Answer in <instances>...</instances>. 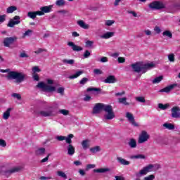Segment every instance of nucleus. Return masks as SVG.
Here are the masks:
<instances>
[{"mask_svg": "<svg viewBox=\"0 0 180 180\" xmlns=\"http://www.w3.org/2000/svg\"><path fill=\"white\" fill-rule=\"evenodd\" d=\"M15 11H18V8L15 6H9L8 8H7L6 13H13V12H15Z\"/></svg>", "mask_w": 180, "mask_h": 180, "instance_id": "2f4dec72", "label": "nucleus"}, {"mask_svg": "<svg viewBox=\"0 0 180 180\" xmlns=\"http://www.w3.org/2000/svg\"><path fill=\"white\" fill-rule=\"evenodd\" d=\"M11 110H12V108H9L4 112L3 119L5 120H8V119H9V117L11 116Z\"/></svg>", "mask_w": 180, "mask_h": 180, "instance_id": "4be33fe9", "label": "nucleus"}, {"mask_svg": "<svg viewBox=\"0 0 180 180\" xmlns=\"http://www.w3.org/2000/svg\"><path fill=\"white\" fill-rule=\"evenodd\" d=\"M163 78H164V77H162V76H159L158 77H155L153 80V84H160V82L162 81Z\"/></svg>", "mask_w": 180, "mask_h": 180, "instance_id": "e433bc0d", "label": "nucleus"}, {"mask_svg": "<svg viewBox=\"0 0 180 180\" xmlns=\"http://www.w3.org/2000/svg\"><path fill=\"white\" fill-rule=\"evenodd\" d=\"M149 8L153 11H161V9H165V4L160 1H155L149 4Z\"/></svg>", "mask_w": 180, "mask_h": 180, "instance_id": "39448f33", "label": "nucleus"}, {"mask_svg": "<svg viewBox=\"0 0 180 180\" xmlns=\"http://www.w3.org/2000/svg\"><path fill=\"white\" fill-rule=\"evenodd\" d=\"M144 180H154L155 179V176L154 174H150L146 177H144Z\"/></svg>", "mask_w": 180, "mask_h": 180, "instance_id": "de8ad7c7", "label": "nucleus"}, {"mask_svg": "<svg viewBox=\"0 0 180 180\" xmlns=\"http://www.w3.org/2000/svg\"><path fill=\"white\" fill-rule=\"evenodd\" d=\"M56 5L57 6H64L65 5V1L64 0H57L56 1Z\"/></svg>", "mask_w": 180, "mask_h": 180, "instance_id": "37998d69", "label": "nucleus"}, {"mask_svg": "<svg viewBox=\"0 0 180 180\" xmlns=\"http://www.w3.org/2000/svg\"><path fill=\"white\" fill-rule=\"evenodd\" d=\"M153 168H154V165H148V166L143 167L142 169L140 170L139 172L136 173V176L137 177L135 180H141L140 176L142 175H147L148 172H151L153 171Z\"/></svg>", "mask_w": 180, "mask_h": 180, "instance_id": "20e7f679", "label": "nucleus"}, {"mask_svg": "<svg viewBox=\"0 0 180 180\" xmlns=\"http://www.w3.org/2000/svg\"><path fill=\"white\" fill-rule=\"evenodd\" d=\"M101 110H104V112L106 113L104 115V119L105 120H112V119H115V117H116L115 112H113V107H112V105H105L101 103L95 104L91 113L92 115H99Z\"/></svg>", "mask_w": 180, "mask_h": 180, "instance_id": "f257e3e1", "label": "nucleus"}, {"mask_svg": "<svg viewBox=\"0 0 180 180\" xmlns=\"http://www.w3.org/2000/svg\"><path fill=\"white\" fill-rule=\"evenodd\" d=\"M58 94H60V95H64V88L63 87H59L57 89Z\"/></svg>", "mask_w": 180, "mask_h": 180, "instance_id": "13d9d810", "label": "nucleus"}, {"mask_svg": "<svg viewBox=\"0 0 180 180\" xmlns=\"http://www.w3.org/2000/svg\"><path fill=\"white\" fill-rule=\"evenodd\" d=\"M163 126L165 127V129H168V130H174V129H175V125L171 123H165Z\"/></svg>", "mask_w": 180, "mask_h": 180, "instance_id": "72a5a7b5", "label": "nucleus"}, {"mask_svg": "<svg viewBox=\"0 0 180 180\" xmlns=\"http://www.w3.org/2000/svg\"><path fill=\"white\" fill-rule=\"evenodd\" d=\"M30 33H33L32 30H27L23 34V36H29Z\"/></svg>", "mask_w": 180, "mask_h": 180, "instance_id": "338daca9", "label": "nucleus"}, {"mask_svg": "<svg viewBox=\"0 0 180 180\" xmlns=\"http://www.w3.org/2000/svg\"><path fill=\"white\" fill-rule=\"evenodd\" d=\"M62 61L63 64H69V65H74V64H75V60L74 59H63Z\"/></svg>", "mask_w": 180, "mask_h": 180, "instance_id": "473e14b6", "label": "nucleus"}, {"mask_svg": "<svg viewBox=\"0 0 180 180\" xmlns=\"http://www.w3.org/2000/svg\"><path fill=\"white\" fill-rule=\"evenodd\" d=\"M168 60L170 63H175V54L170 53L168 55Z\"/></svg>", "mask_w": 180, "mask_h": 180, "instance_id": "79ce46f5", "label": "nucleus"}, {"mask_svg": "<svg viewBox=\"0 0 180 180\" xmlns=\"http://www.w3.org/2000/svg\"><path fill=\"white\" fill-rule=\"evenodd\" d=\"M40 11H42L44 15V13H49L51 12V6L41 7Z\"/></svg>", "mask_w": 180, "mask_h": 180, "instance_id": "a878e982", "label": "nucleus"}, {"mask_svg": "<svg viewBox=\"0 0 180 180\" xmlns=\"http://www.w3.org/2000/svg\"><path fill=\"white\" fill-rule=\"evenodd\" d=\"M176 86H178V84H173L169 85L161 89L160 92H166V94H168L169 92H171V91H172V89H174V88H175Z\"/></svg>", "mask_w": 180, "mask_h": 180, "instance_id": "2eb2a0df", "label": "nucleus"}, {"mask_svg": "<svg viewBox=\"0 0 180 180\" xmlns=\"http://www.w3.org/2000/svg\"><path fill=\"white\" fill-rule=\"evenodd\" d=\"M94 91L95 92H101L102 89L101 88H95V87H89L87 89V92H92Z\"/></svg>", "mask_w": 180, "mask_h": 180, "instance_id": "ea45409f", "label": "nucleus"}, {"mask_svg": "<svg viewBox=\"0 0 180 180\" xmlns=\"http://www.w3.org/2000/svg\"><path fill=\"white\" fill-rule=\"evenodd\" d=\"M67 148L68 155H74V154H75V148L72 144L68 145Z\"/></svg>", "mask_w": 180, "mask_h": 180, "instance_id": "a211bd4d", "label": "nucleus"}, {"mask_svg": "<svg viewBox=\"0 0 180 180\" xmlns=\"http://www.w3.org/2000/svg\"><path fill=\"white\" fill-rule=\"evenodd\" d=\"M126 61V59L123 57H119L118 58V63H120V64H123V63H124Z\"/></svg>", "mask_w": 180, "mask_h": 180, "instance_id": "680f3d73", "label": "nucleus"}, {"mask_svg": "<svg viewBox=\"0 0 180 180\" xmlns=\"http://www.w3.org/2000/svg\"><path fill=\"white\" fill-rule=\"evenodd\" d=\"M5 20H6V15H0V23H4Z\"/></svg>", "mask_w": 180, "mask_h": 180, "instance_id": "864d4df0", "label": "nucleus"}, {"mask_svg": "<svg viewBox=\"0 0 180 180\" xmlns=\"http://www.w3.org/2000/svg\"><path fill=\"white\" fill-rule=\"evenodd\" d=\"M82 147L83 150H88V148L90 147L89 145V139H85L82 141Z\"/></svg>", "mask_w": 180, "mask_h": 180, "instance_id": "412c9836", "label": "nucleus"}, {"mask_svg": "<svg viewBox=\"0 0 180 180\" xmlns=\"http://www.w3.org/2000/svg\"><path fill=\"white\" fill-rule=\"evenodd\" d=\"M117 160L121 165H130V162L127 161L126 159H123L122 157L117 158Z\"/></svg>", "mask_w": 180, "mask_h": 180, "instance_id": "6ab92c4d", "label": "nucleus"}, {"mask_svg": "<svg viewBox=\"0 0 180 180\" xmlns=\"http://www.w3.org/2000/svg\"><path fill=\"white\" fill-rule=\"evenodd\" d=\"M115 180H124V177L120 176H115Z\"/></svg>", "mask_w": 180, "mask_h": 180, "instance_id": "774afa93", "label": "nucleus"}, {"mask_svg": "<svg viewBox=\"0 0 180 180\" xmlns=\"http://www.w3.org/2000/svg\"><path fill=\"white\" fill-rule=\"evenodd\" d=\"M32 78L34 81H40V77L37 73H32Z\"/></svg>", "mask_w": 180, "mask_h": 180, "instance_id": "49530a36", "label": "nucleus"}, {"mask_svg": "<svg viewBox=\"0 0 180 180\" xmlns=\"http://www.w3.org/2000/svg\"><path fill=\"white\" fill-rule=\"evenodd\" d=\"M56 140H58V141H64V140H65V136H56Z\"/></svg>", "mask_w": 180, "mask_h": 180, "instance_id": "4d7b16f0", "label": "nucleus"}, {"mask_svg": "<svg viewBox=\"0 0 180 180\" xmlns=\"http://www.w3.org/2000/svg\"><path fill=\"white\" fill-rule=\"evenodd\" d=\"M88 81H89V79L86 77H83L80 81H79V84L80 85H85V84H86L88 82Z\"/></svg>", "mask_w": 180, "mask_h": 180, "instance_id": "a18cd8bd", "label": "nucleus"}, {"mask_svg": "<svg viewBox=\"0 0 180 180\" xmlns=\"http://www.w3.org/2000/svg\"><path fill=\"white\" fill-rule=\"evenodd\" d=\"M128 145L129 146L130 148H136L137 147V141L134 139H130L129 141L128 142Z\"/></svg>", "mask_w": 180, "mask_h": 180, "instance_id": "aec40b11", "label": "nucleus"}, {"mask_svg": "<svg viewBox=\"0 0 180 180\" xmlns=\"http://www.w3.org/2000/svg\"><path fill=\"white\" fill-rule=\"evenodd\" d=\"M101 63H108V57L106 56H103L101 58L100 60Z\"/></svg>", "mask_w": 180, "mask_h": 180, "instance_id": "0e129e2a", "label": "nucleus"}, {"mask_svg": "<svg viewBox=\"0 0 180 180\" xmlns=\"http://www.w3.org/2000/svg\"><path fill=\"white\" fill-rule=\"evenodd\" d=\"M0 146L1 147H6V141L0 139Z\"/></svg>", "mask_w": 180, "mask_h": 180, "instance_id": "bf43d9fd", "label": "nucleus"}, {"mask_svg": "<svg viewBox=\"0 0 180 180\" xmlns=\"http://www.w3.org/2000/svg\"><path fill=\"white\" fill-rule=\"evenodd\" d=\"M27 17L30 18V19H36V18L37 17L36 15V11H30L27 13Z\"/></svg>", "mask_w": 180, "mask_h": 180, "instance_id": "f704fd0d", "label": "nucleus"}, {"mask_svg": "<svg viewBox=\"0 0 180 180\" xmlns=\"http://www.w3.org/2000/svg\"><path fill=\"white\" fill-rule=\"evenodd\" d=\"M127 101V98L126 97L120 98L118 99L119 103H122L123 105H125V106H128L129 105H130V103H128Z\"/></svg>", "mask_w": 180, "mask_h": 180, "instance_id": "cd10ccee", "label": "nucleus"}, {"mask_svg": "<svg viewBox=\"0 0 180 180\" xmlns=\"http://www.w3.org/2000/svg\"><path fill=\"white\" fill-rule=\"evenodd\" d=\"M37 88L43 89L44 92H54L56 91V88L54 86L46 84L43 82H39L37 85Z\"/></svg>", "mask_w": 180, "mask_h": 180, "instance_id": "423d86ee", "label": "nucleus"}, {"mask_svg": "<svg viewBox=\"0 0 180 180\" xmlns=\"http://www.w3.org/2000/svg\"><path fill=\"white\" fill-rule=\"evenodd\" d=\"M77 25L82 27V29H86L88 30L89 29V25L85 23V22H84V20H79L77 21Z\"/></svg>", "mask_w": 180, "mask_h": 180, "instance_id": "f3484780", "label": "nucleus"}, {"mask_svg": "<svg viewBox=\"0 0 180 180\" xmlns=\"http://www.w3.org/2000/svg\"><path fill=\"white\" fill-rule=\"evenodd\" d=\"M44 153H46V148H38L35 151L36 155H43V154H44Z\"/></svg>", "mask_w": 180, "mask_h": 180, "instance_id": "7c9ffc66", "label": "nucleus"}, {"mask_svg": "<svg viewBox=\"0 0 180 180\" xmlns=\"http://www.w3.org/2000/svg\"><path fill=\"white\" fill-rule=\"evenodd\" d=\"M20 23V16L15 15L11 19L7 25L8 27H15V25Z\"/></svg>", "mask_w": 180, "mask_h": 180, "instance_id": "1a4fd4ad", "label": "nucleus"}, {"mask_svg": "<svg viewBox=\"0 0 180 180\" xmlns=\"http://www.w3.org/2000/svg\"><path fill=\"white\" fill-rule=\"evenodd\" d=\"M18 40L16 37H6L4 39L3 44L4 47H11V44H13Z\"/></svg>", "mask_w": 180, "mask_h": 180, "instance_id": "6e6552de", "label": "nucleus"}, {"mask_svg": "<svg viewBox=\"0 0 180 180\" xmlns=\"http://www.w3.org/2000/svg\"><path fill=\"white\" fill-rule=\"evenodd\" d=\"M163 36H167L169 39H172V33L170 31L166 30L162 33Z\"/></svg>", "mask_w": 180, "mask_h": 180, "instance_id": "c03bdc74", "label": "nucleus"}, {"mask_svg": "<svg viewBox=\"0 0 180 180\" xmlns=\"http://www.w3.org/2000/svg\"><path fill=\"white\" fill-rule=\"evenodd\" d=\"M113 36H115V32H108L101 35V39H110V37H113Z\"/></svg>", "mask_w": 180, "mask_h": 180, "instance_id": "5701e85b", "label": "nucleus"}, {"mask_svg": "<svg viewBox=\"0 0 180 180\" xmlns=\"http://www.w3.org/2000/svg\"><path fill=\"white\" fill-rule=\"evenodd\" d=\"M44 51H47L46 49H43L41 48L38 49L36 51H34L35 54H40V53H43Z\"/></svg>", "mask_w": 180, "mask_h": 180, "instance_id": "5fc2aeb1", "label": "nucleus"}, {"mask_svg": "<svg viewBox=\"0 0 180 180\" xmlns=\"http://www.w3.org/2000/svg\"><path fill=\"white\" fill-rule=\"evenodd\" d=\"M172 117L173 119H179L180 118V108L178 106H174L171 109Z\"/></svg>", "mask_w": 180, "mask_h": 180, "instance_id": "9d476101", "label": "nucleus"}, {"mask_svg": "<svg viewBox=\"0 0 180 180\" xmlns=\"http://www.w3.org/2000/svg\"><path fill=\"white\" fill-rule=\"evenodd\" d=\"M60 113H61L64 116H67L70 113V111H68V110H64L63 109V110H60Z\"/></svg>", "mask_w": 180, "mask_h": 180, "instance_id": "8fccbe9b", "label": "nucleus"}, {"mask_svg": "<svg viewBox=\"0 0 180 180\" xmlns=\"http://www.w3.org/2000/svg\"><path fill=\"white\" fill-rule=\"evenodd\" d=\"M91 153L93 154H95V153H99L101 151V147L100 146H95L90 148Z\"/></svg>", "mask_w": 180, "mask_h": 180, "instance_id": "c9c22d12", "label": "nucleus"}, {"mask_svg": "<svg viewBox=\"0 0 180 180\" xmlns=\"http://www.w3.org/2000/svg\"><path fill=\"white\" fill-rule=\"evenodd\" d=\"M109 171H110V169L109 168H100V169H94V172H97L98 174H103Z\"/></svg>", "mask_w": 180, "mask_h": 180, "instance_id": "b1692460", "label": "nucleus"}, {"mask_svg": "<svg viewBox=\"0 0 180 180\" xmlns=\"http://www.w3.org/2000/svg\"><path fill=\"white\" fill-rule=\"evenodd\" d=\"M12 96H13V98H16L17 99H18V101H20V99H22V96H20V94H19L14 93L12 94Z\"/></svg>", "mask_w": 180, "mask_h": 180, "instance_id": "603ef678", "label": "nucleus"}, {"mask_svg": "<svg viewBox=\"0 0 180 180\" xmlns=\"http://www.w3.org/2000/svg\"><path fill=\"white\" fill-rule=\"evenodd\" d=\"M38 114L44 117H50L51 116H54V110H49L48 111H39Z\"/></svg>", "mask_w": 180, "mask_h": 180, "instance_id": "4468645a", "label": "nucleus"}, {"mask_svg": "<svg viewBox=\"0 0 180 180\" xmlns=\"http://www.w3.org/2000/svg\"><path fill=\"white\" fill-rule=\"evenodd\" d=\"M94 72L96 75H101L103 74V72L101 70V69H94Z\"/></svg>", "mask_w": 180, "mask_h": 180, "instance_id": "09e8293b", "label": "nucleus"}, {"mask_svg": "<svg viewBox=\"0 0 180 180\" xmlns=\"http://www.w3.org/2000/svg\"><path fill=\"white\" fill-rule=\"evenodd\" d=\"M131 67L134 71V72H142V74H146L147 72V70H150V68H153L155 67L154 63L152 62L150 63L143 64L140 62H136L134 64L131 65Z\"/></svg>", "mask_w": 180, "mask_h": 180, "instance_id": "7ed1b4c3", "label": "nucleus"}, {"mask_svg": "<svg viewBox=\"0 0 180 180\" xmlns=\"http://www.w3.org/2000/svg\"><path fill=\"white\" fill-rule=\"evenodd\" d=\"M57 175L60 176V178H63V179H67V174L63 171H58Z\"/></svg>", "mask_w": 180, "mask_h": 180, "instance_id": "4c0bfd02", "label": "nucleus"}, {"mask_svg": "<svg viewBox=\"0 0 180 180\" xmlns=\"http://www.w3.org/2000/svg\"><path fill=\"white\" fill-rule=\"evenodd\" d=\"M71 139H74V134H70L68 136V137L65 136V143H67V144H72V140Z\"/></svg>", "mask_w": 180, "mask_h": 180, "instance_id": "bb28decb", "label": "nucleus"}, {"mask_svg": "<svg viewBox=\"0 0 180 180\" xmlns=\"http://www.w3.org/2000/svg\"><path fill=\"white\" fill-rule=\"evenodd\" d=\"M158 106L159 109H161V110H167V109L169 108V103H159Z\"/></svg>", "mask_w": 180, "mask_h": 180, "instance_id": "c756f323", "label": "nucleus"}, {"mask_svg": "<svg viewBox=\"0 0 180 180\" xmlns=\"http://www.w3.org/2000/svg\"><path fill=\"white\" fill-rule=\"evenodd\" d=\"M40 180H48V179H53V177L51 176H41L40 178H39Z\"/></svg>", "mask_w": 180, "mask_h": 180, "instance_id": "69168bd1", "label": "nucleus"}, {"mask_svg": "<svg viewBox=\"0 0 180 180\" xmlns=\"http://www.w3.org/2000/svg\"><path fill=\"white\" fill-rule=\"evenodd\" d=\"M91 56V52H89V51L86 50L83 56L84 58H88V57H89Z\"/></svg>", "mask_w": 180, "mask_h": 180, "instance_id": "6e6d98bb", "label": "nucleus"}, {"mask_svg": "<svg viewBox=\"0 0 180 180\" xmlns=\"http://www.w3.org/2000/svg\"><path fill=\"white\" fill-rule=\"evenodd\" d=\"M20 171H22V167H14L7 171L8 174H15V172H20Z\"/></svg>", "mask_w": 180, "mask_h": 180, "instance_id": "dca6fc26", "label": "nucleus"}, {"mask_svg": "<svg viewBox=\"0 0 180 180\" xmlns=\"http://www.w3.org/2000/svg\"><path fill=\"white\" fill-rule=\"evenodd\" d=\"M115 23V20H108L105 21V26H112Z\"/></svg>", "mask_w": 180, "mask_h": 180, "instance_id": "3c124183", "label": "nucleus"}, {"mask_svg": "<svg viewBox=\"0 0 180 180\" xmlns=\"http://www.w3.org/2000/svg\"><path fill=\"white\" fill-rule=\"evenodd\" d=\"M148 139H150V135L146 131H142L141 134L139 135L138 143L139 144H143V143H146V141H148Z\"/></svg>", "mask_w": 180, "mask_h": 180, "instance_id": "0eeeda50", "label": "nucleus"}, {"mask_svg": "<svg viewBox=\"0 0 180 180\" xmlns=\"http://www.w3.org/2000/svg\"><path fill=\"white\" fill-rule=\"evenodd\" d=\"M104 84H116L117 79L115 75H108L104 80Z\"/></svg>", "mask_w": 180, "mask_h": 180, "instance_id": "9b49d317", "label": "nucleus"}, {"mask_svg": "<svg viewBox=\"0 0 180 180\" xmlns=\"http://www.w3.org/2000/svg\"><path fill=\"white\" fill-rule=\"evenodd\" d=\"M84 74V71L79 70L77 71L75 74L70 75L69 77L70 79H75V78H78V77H80V75H82Z\"/></svg>", "mask_w": 180, "mask_h": 180, "instance_id": "393cba45", "label": "nucleus"}, {"mask_svg": "<svg viewBox=\"0 0 180 180\" xmlns=\"http://www.w3.org/2000/svg\"><path fill=\"white\" fill-rule=\"evenodd\" d=\"M126 117L128 119L129 122L132 124V126H134L135 127H137V126H139V124H137V122H136V121L134 120V116H133V114L127 112L126 113Z\"/></svg>", "mask_w": 180, "mask_h": 180, "instance_id": "f8f14e48", "label": "nucleus"}, {"mask_svg": "<svg viewBox=\"0 0 180 180\" xmlns=\"http://www.w3.org/2000/svg\"><path fill=\"white\" fill-rule=\"evenodd\" d=\"M131 160H144L146 158V156L144 155H141V154H139V155H131L130 157Z\"/></svg>", "mask_w": 180, "mask_h": 180, "instance_id": "c85d7f7f", "label": "nucleus"}, {"mask_svg": "<svg viewBox=\"0 0 180 180\" xmlns=\"http://www.w3.org/2000/svg\"><path fill=\"white\" fill-rule=\"evenodd\" d=\"M68 46H69V47H71L73 51H82L84 50L82 47L75 44L72 41L68 42Z\"/></svg>", "mask_w": 180, "mask_h": 180, "instance_id": "ddd939ff", "label": "nucleus"}, {"mask_svg": "<svg viewBox=\"0 0 180 180\" xmlns=\"http://www.w3.org/2000/svg\"><path fill=\"white\" fill-rule=\"evenodd\" d=\"M94 44V41H86V47H91Z\"/></svg>", "mask_w": 180, "mask_h": 180, "instance_id": "052dcab7", "label": "nucleus"}, {"mask_svg": "<svg viewBox=\"0 0 180 180\" xmlns=\"http://www.w3.org/2000/svg\"><path fill=\"white\" fill-rule=\"evenodd\" d=\"M32 74H37V72H41V70L39 68V66H34L32 68Z\"/></svg>", "mask_w": 180, "mask_h": 180, "instance_id": "a19ab883", "label": "nucleus"}, {"mask_svg": "<svg viewBox=\"0 0 180 180\" xmlns=\"http://www.w3.org/2000/svg\"><path fill=\"white\" fill-rule=\"evenodd\" d=\"M154 30L158 34H160V33H161V28H160V27L158 26H155Z\"/></svg>", "mask_w": 180, "mask_h": 180, "instance_id": "e2e57ef3", "label": "nucleus"}, {"mask_svg": "<svg viewBox=\"0 0 180 180\" xmlns=\"http://www.w3.org/2000/svg\"><path fill=\"white\" fill-rule=\"evenodd\" d=\"M136 101L140 103H146V98L144 96L136 97Z\"/></svg>", "mask_w": 180, "mask_h": 180, "instance_id": "58836bf2", "label": "nucleus"}, {"mask_svg": "<svg viewBox=\"0 0 180 180\" xmlns=\"http://www.w3.org/2000/svg\"><path fill=\"white\" fill-rule=\"evenodd\" d=\"M0 72H8V75L6 76V80L12 81V79H15L17 84H20L25 81V79H27V75L16 71H11L9 68L6 70L1 69Z\"/></svg>", "mask_w": 180, "mask_h": 180, "instance_id": "f03ea898", "label": "nucleus"}]
</instances>
